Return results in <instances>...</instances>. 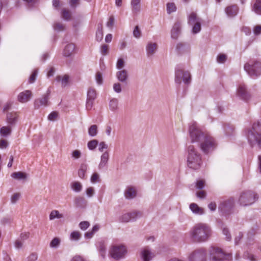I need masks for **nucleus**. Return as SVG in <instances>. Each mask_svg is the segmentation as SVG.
Wrapping results in <instances>:
<instances>
[{"mask_svg":"<svg viewBox=\"0 0 261 261\" xmlns=\"http://www.w3.org/2000/svg\"><path fill=\"white\" fill-rule=\"evenodd\" d=\"M189 132L191 142L198 143L204 153L207 154L216 148V143L215 139L212 136L201 132L195 122L191 124Z\"/></svg>","mask_w":261,"mask_h":261,"instance_id":"nucleus-1","label":"nucleus"},{"mask_svg":"<svg viewBox=\"0 0 261 261\" xmlns=\"http://www.w3.org/2000/svg\"><path fill=\"white\" fill-rule=\"evenodd\" d=\"M189 233L190 238L193 242L200 243L205 242L211 238L212 230L208 224L199 223L191 229Z\"/></svg>","mask_w":261,"mask_h":261,"instance_id":"nucleus-2","label":"nucleus"},{"mask_svg":"<svg viewBox=\"0 0 261 261\" xmlns=\"http://www.w3.org/2000/svg\"><path fill=\"white\" fill-rule=\"evenodd\" d=\"M187 164L188 167L192 170H198L202 165L201 154L196 148L192 144L187 146Z\"/></svg>","mask_w":261,"mask_h":261,"instance_id":"nucleus-3","label":"nucleus"},{"mask_svg":"<svg viewBox=\"0 0 261 261\" xmlns=\"http://www.w3.org/2000/svg\"><path fill=\"white\" fill-rule=\"evenodd\" d=\"M247 138L251 146L257 144L261 148V122H254L252 129L248 131Z\"/></svg>","mask_w":261,"mask_h":261,"instance_id":"nucleus-4","label":"nucleus"},{"mask_svg":"<svg viewBox=\"0 0 261 261\" xmlns=\"http://www.w3.org/2000/svg\"><path fill=\"white\" fill-rule=\"evenodd\" d=\"M244 70L252 78H256L261 75V62L252 59L245 64Z\"/></svg>","mask_w":261,"mask_h":261,"instance_id":"nucleus-5","label":"nucleus"},{"mask_svg":"<svg viewBox=\"0 0 261 261\" xmlns=\"http://www.w3.org/2000/svg\"><path fill=\"white\" fill-rule=\"evenodd\" d=\"M257 199V194L254 192L245 191L240 194L238 202L240 206H247L254 203Z\"/></svg>","mask_w":261,"mask_h":261,"instance_id":"nucleus-6","label":"nucleus"},{"mask_svg":"<svg viewBox=\"0 0 261 261\" xmlns=\"http://www.w3.org/2000/svg\"><path fill=\"white\" fill-rule=\"evenodd\" d=\"M210 259L211 261H230L232 259L231 254L225 253L223 250L216 247H211L209 249Z\"/></svg>","mask_w":261,"mask_h":261,"instance_id":"nucleus-7","label":"nucleus"},{"mask_svg":"<svg viewBox=\"0 0 261 261\" xmlns=\"http://www.w3.org/2000/svg\"><path fill=\"white\" fill-rule=\"evenodd\" d=\"M183 81L185 84H189L191 81V76L188 71H185L182 65H177L175 70V82L180 84Z\"/></svg>","mask_w":261,"mask_h":261,"instance_id":"nucleus-8","label":"nucleus"},{"mask_svg":"<svg viewBox=\"0 0 261 261\" xmlns=\"http://www.w3.org/2000/svg\"><path fill=\"white\" fill-rule=\"evenodd\" d=\"M234 206V199L233 198H229L221 202L218 206V211L223 216H229L233 213Z\"/></svg>","mask_w":261,"mask_h":261,"instance_id":"nucleus-9","label":"nucleus"},{"mask_svg":"<svg viewBox=\"0 0 261 261\" xmlns=\"http://www.w3.org/2000/svg\"><path fill=\"white\" fill-rule=\"evenodd\" d=\"M201 19L198 17L195 13L192 12L189 15L188 22L189 25H192V32L193 34H197L201 31Z\"/></svg>","mask_w":261,"mask_h":261,"instance_id":"nucleus-10","label":"nucleus"},{"mask_svg":"<svg viewBox=\"0 0 261 261\" xmlns=\"http://www.w3.org/2000/svg\"><path fill=\"white\" fill-rule=\"evenodd\" d=\"M126 253V248L122 245H113L110 250V253L112 257L116 260L123 258Z\"/></svg>","mask_w":261,"mask_h":261,"instance_id":"nucleus-11","label":"nucleus"},{"mask_svg":"<svg viewBox=\"0 0 261 261\" xmlns=\"http://www.w3.org/2000/svg\"><path fill=\"white\" fill-rule=\"evenodd\" d=\"M190 261H206V251L203 248L194 251L189 256Z\"/></svg>","mask_w":261,"mask_h":261,"instance_id":"nucleus-12","label":"nucleus"},{"mask_svg":"<svg viewBox=\"0 0 261 261\" xmlns=\"http://www.w3.org/2000/svg\"><path fill=\"white\" fill-rule=\"evenodd\" d=\"M238 95L244 100H248L250 97V94L247 91L246 86L244 84H240L237 90Z\"/></svg>","mask_w":261,"mask_h":261,"instance_id":"nucleus-13","label":"nucleus"},{"mask_svg":"<svg viewBox=\"0 0 261 261\" xmlns=\"http://www.w3.org/2000/svg\"><path fill=\"white\" fill-rule=\"evenodd\" d=\"M50 93V90H48L47 93L43 95L41 98L35 100L34 102L35 107L36 108H39L41 106H46L49 99Z\"/></svg>","mask_w":261,"mask_h":261,"instance_id":"nucleus-14","label":"nucleus"},{"mask_svg":"<svg viewBox=\"0 0 261 261\" xmlns=\"http://www.w3.org/2000/svg\"><path fill=\"white\" fill-rule=\"evenodd\" d=\"M141 255L143 261H150L154 256L153 253L151 251L148 247H145L142 249Z\"/></svg>","mask_w":261,"mask_h":261,"instance_id":"nucleus-15","label":"nucleus"},{"mask_svg":"<svg viewBox=\"0 0 261 261\" xmlns=\"http://www.w3.org/2000/svg\"><path fill=\"white\" fill-rule=\"evenodd\" d=\"M32 96V93L30 90H25L21 92L18 95V100L22 103L26 102L29 100Z\"/></svg>","mask_w":261,"mask_h":261,"instance_id":"nucleus-16","label":"nucleus"},{"mask_svg":"<svg viewBox=\"0 0 261 261\" xmlns=\"http://www.w3.org/2000/svg\"><path fill=\"white\" fill-rule=\"evenodd\" d=\"M116 77L120 82L126 83L128 77V72L125 69L121 70L116 73Z\"/></svg>","mask_w":261,"mask_h":261,"instance_id":"nucleus-17","label":"nucleus"},{"mask_svg":"<svg viewBox=\"0 0 261 261\" xmlns=\"http://www.w3.org/2000/svg\"><path fill=\"white\" fill-rule=\"evenodd\" d=\"M181 23L179 22H176L174 23L171 30V37L173 39H176L180 33Z\"/></svg>","mask_w":261,"mask_h":261,"instance_id":"nucleus-18","label":"nucleus"},{"mask_svg":"<svg viewBox=\"0 0 261 261\" xmlns=\"http://www.w3.org/2000/svg\"><path fill=\"white\" fill-rule=\"evenodd\" d=\"M109 159V153L108 151L104 152L100 158V162L98 165V168L99 169H103L108 164Z\"/></svg>","mask_w":261,"mask_h":261,"instance_id":"nucleus-19","label":"nucleus"},{"mask_svg":"<svg viewBox=\"0 0 261 261\" xmlns=\"http://www.w3.org/2000/svg\"><path fill=\"white\" fill-rule=\"evenodd\" d=\"M238 7L236 5L228 6L225 10L226 14L229 17H233L236 16L238 12Z\"/></svg>","mask_w":261,"mask_h":261,"instance_id":"nucleus-20","label":"nucleus"},{"mask_svg":"<svg viewBox=\"0 0 261 261\" xmlns=\"http://www.w3.org/2000/svg\"><path fill=\"white\" fill-rule=\"evenodd\" d=\"M147 55L148 57L152 56L157 49L156 43L148 42L146 47Z\"/></svg>","mask_w":261,"mask_h":261,"instance_id":"nucleus-21","label":"nucleus"},{"mask_svg":"<svg viewBox=\"0 0 261 261\" xmlns=\"http://www.w3.org/2000/svg\"><path fill=\"white\" fill-rule=\"evenodd\" d=\"M75 49V45L73 43H69L66 45L63 50V55L65 57H69L73 53Z\"/></svg>","mask_w":261,"mask_h":261,"instance_id":"nucleus-22","label":"nucleus"},{"mask_svg":"<svg viewBox=\"0 0 261 261\" xmlns=\"http://www.w3.org/2000/svg\"><path fill=\"white\" fill-rule=\"evenodd\" d=\"M125 197L127 199H133L136 196V189L132 187H127L124 192Z\"/></svg>","mask_w":261,"mask_h":261,"instance_id":"nucleus-23","label":"nucleus"},{"mask_svg":"<svg viewBox=\"0 0 261 261\" xmlns=\"http://www.w3.org/2000/svg\"><path fill=\"white\" fill-rule=\"evenodd\" d=\"M12 177L17 180L25 181L28 178V174L22 172H15L11 174Z\"/></svg>","mask_w":261,"mask_h":261,"instance_id":"nucleus-24","label":"nucleus"},{"mask_svg":"<svg viewBox=\"0 0 261 261\" xmlns=\"http://www.w3.org/2000/svg\"><path fill=\"white\" fill-rule=\"evenodd\" d=\"M97 247L99 250L100 255L103 258H105L106 253V245L104 241H101L97 243Z\"/></svg>","mask_w":261,"mask_h":261,"instance_id":"nucleus-25","label":"nucleus"},{"mask_svg":"<svg viewBox=\"0 0 261 261\" xmlns=\"http://www.w3.org/2000/svg\"><path fill=\"white\" fill-rule=\"evenodd\" d=\"M141 0H132L131 7L133 13L138 14L140 11Z\"/></svg>","mask_w":261,"mask_h":261,"instance_id":"nucleus-26","label":"nucleus"},{"mask_svg":"<svg viewBox=\"0 0 261 261\" xmlns=\"http://www.w3.org/2000/svg\"><path fill=\"white\" fill-rule=\"evenodd\" d=\"M88 169V165L83 163L80 165L78 170V176L82 179H84L86 176V173Z\"/></svg>","mask_w":261,"mask_h":261,"instance_id":"nucleus-27","label":"nucleus"},{"mask_svg":"<svg viewBox=\"0 0 261 261\" xmlns=\"http://www.w3.org/2000/svg\"><path fill=\"white\" fill-rule=\"evenodd\" d=\"M190 208L193 213L196 214L202 215L204 214V210L199 207L198 205L195 203H192L190 205Z\"/></svg>","mask_w":261,"mask_h":261,"instance_id":"nucleus-28","label":"nucleus"},{"mask_svg":"<svg viewBox=\"0 0 261 261\" xmlns=\"http://www.w3.org/2000/svg\"><path fill=\"white\" fill-rule=\"evenodd\" d=\"M17 115L15 113H8L7 115V122L11 125H14L17 122Z\"/></svg>","mask_w":261,"mask_h":261,"instance_id":"nucleus-29","label":"nucleus"},{"mask_svg":"<svg viewBox=\"0 0 261 261\" xmlns=\"http://www.w3.org/2000/svg\"><path fill=\"white\" fill-rule=\"evenodd\" d=\"M252 11L258 15H261V0H256L252 7Z\"/></svg>","mask_w":261,"mask_h":261,"instance_id":"nucleus-30","label":"nucleus"},{"mask_svg":"<svg viewBox=\"0 0 261 261\" xmlns=\"http://www.w3.org/2000/svg\"><path fill=\"white\" fill-rule=\"evenodd\" d=\"M223 128L226 136H230L233 134L234 128L233 125L226 124L224 125Z\"/></svg>","mask_w":261,"mask_h":261,"instance_id":"nucleus-31","label":"nucleus"},{"mask_svg":"<svg viewBox=\"0 0 261 261\" xmlns=\"http://www.w3.org/2000/svg\"><path fill=\"white\" fill-rule=\"evenodd\" d=\"M177 52L181 54L188 50V45L182 43H179L176 47Z\"/></svg>","mask_w":261,"mask_h":261,"instance_id":"nucleus-32","label":"nucleus"},{"mask_svg":"<svg viewBox=\"0 0 261 261\" xmlns=\"http://www.w3.org/2000/svg\"><path fill=\"white\" fill-rule=\"evenodd\" d=\"M56 81L58 82H61V85L63 87H65L68 82L69 80V76L67 75H65L64 76H57L56 79Z\"/></svg>","mask_w":261,"mask_h":261,"instance_id":"nucleus-33","label":"nucleus"},{"mask_svg":"<svg viewBox=\"0 0 261 261\" xmlns=\"http://www.w3.org/2000/svg\"><path fill=\"white\" fill-rule=\"evenodd\" d=\"M96 38L98 41H100L103 38L102 25L99 23L97 25V30L96 33Z\"/></svg>","mask_w":261,"mask_h":261,"instance_id":"nucleus-34","label":"nucleus"},{"mask_svg":"<svg viewBox=\"0 0 261 261\" xmlns=\"http://www.w3.org/2000/svg\"><path fill=\"white\" fill-rule=\"evenodd\" d=\"M74 202L76 206L82 207L85 204L86 201L84 197L77 196L74 198Z\"/></svg>","mask_w":261,"mask_h":261,"instance_id":"nucleus-35","label":"nucleus"},{"mask_svg":"<svg viewBox=\"0 0 261 261\" xmlns=\"http://www.w3.org/2000/svg\"><path fill=\"white\" fill-rule=\"evenodd\" d=\"M118 100L117 98H112L109 102V108L112 111H116L118 109Z\"/></svg>","mask_w":261,"mask_h":261,"instance_id":"nucleus-36","label":"nucleus"},{"mask_svg":"<svg viewBox=\"0 0 261 261\" xmlns=\"http://www.w3.org/2000/svg\"><path fill=\"white\" fill-rule=\"evenodd\" d=\"M96 96V90L92 88H89L87 91V99L95 100Z\"/></svg>","mask_w":261,"mask_h":261,"instance_id":"nucleus-37","label":"nucleus"},{"mask_svg":"<svg viewBox=\"0 0 261 261\" xmlns=\"http://www.w3.org/2000/svg\"><path fill=\"white\" fill-rule=\"evenodd\" d=\"M63 217V215L62 214H60L58 211L57 210H53L49 214V220H53L56 218H62Z\"/></svg>","mask_w":261,"mask_h":261,"instance_id":"nucleus-38","label":"nucleus"},{"mask_svg":"<svg viewBox=\"0 0 261 261\" xmlns=\"http://www.w3.org/2000/svg\"><path fill=\"white\" fill-rule=\"evenodd\" d=\"M71 188L75 192H80L82 189V185L79 181H74L71 184Z\"/></svg>","mask_w":261,"mask_h":261,"instance_id":"nucleus-39","label":"nucleus"},{"mask_svg":"<svg viewBox=\"0 0 261 261\" xmlns=\"http://www.w3.org/2000/svg\"><path fill=\"white\" fill-rule=\"evenodd\" d=\"M11 133V128L9 126H3L0 129V134L3 137H7Z\"/></svg>","mask_w":261,"mask_h":261,"instance_id":"nucleus-40","label":"nucleus"},{"mask_svg":"<svg viewBox=\"0 0 261 261\" xmlns=\"http://www.w3.org/2000/svg\"><path fill=\"white\" fill-rule=\"evenodd\" d=\"M131 221H136L137 219L141 218L142 216V213L140 211H134L129 213Z\"/></svg>","mask_w":261,"mask_h":261,"instance_id":"nucleus-41","label":"nucleus"},{"mask_svg":"<svg viewBox=\"0 0 261 261\" xmlns=\"http://www.w3.org/2000/svg\"><path fill=\"white\" fill-rule=\"evenodd\" d=\"M243 257L245 259H248L250 261H257V258L253 254L249 252L248 251H245L243 254Z\"/></svg>","mask_w":261,"mask_h":261,"instance_id":"nucleus-42","label":"nucleus"},{"mask_svg":"<svg viewBox=\"0 0 261 261\" xmlns=\"http://www.w3.org/2000/svg\"><path fill=\"white\" fill-rule=\"evenodd\" d=\"M97 126L95 124L92 125L88 129V134L91 137H95L97 134Z\"/></svg>","mask_w":261,"mask_h":261,"instance_id":"nucleus-43","label":"nucleus"},{"mask_svg":"<svg viewBox=\"0 0 261 261\" xmlns=\"http://www.w3.org/2000/svg\"><path fill=\"white\" fill-rule=\"evenodd\" d=\"M82 237V234L77 231L72 232L70 235V239L72 241H78Z\"/></svg>","mask_w":261,"mask_h":261,"instance_id":"nucleus-44","label":"nucleus"},{"mask_svg":"<svg viewBox=\"0 0 261 261\" xmlns=\"http://www.w3.org/2000/svg\"><path fill=\"white\" fill-rule=\"evenodd\" d=\"M176 10V7L174 3H168L167 4V12L168 14H170L175 12Z\"/></svg>","mask_w":261,"mask_h":261,"instance_id":"nucleus-45","label":"nucleus"},{"mask_svg":"<svg viewBox=\"0 0 261 261\" xmlns=\"http://www.w3.org/2000/svg\"><path fill=\"white\" fill-rule=\"evenodd\" d=\"M62 17L64 20H70L71 17L70 11L66 9H63L62 11Z\"/></svg>","mask_w":261,"mask_h":261,"instance_id":"nucleus-46","label":"nucleus"},{"mask_svg":"<svg viewBox=\"0 0 261 261\" xmlns=\"http://www.w3.org/2000/svg\"><path fill=\"white\" fill-rule=\"evenodd\" d=\"M98 143V141L97 140H92L88 143L87 146L90 150H93L96 148Z\"/></svg>","mask_w":261,"mask_h":261,"instance_id":"nucleus-47","label":"nucleus"},{"mask_svg":"<svg viewBox=\"0 0 261 261\" xmlns=\"http://www.w3.org/2000/svg\"><path fill=\"white\" fill-rule=\"evenodd\" d=\"M130 217V216L129 213L124 214L120 217L119 221L121 222H128L129 221H131V218Z\"/></svg>","mask_w":261,"mask_h":261,"instance_id":"nucleus-48","label":"nucleus"},{"mask_svg":"<svg viewBox=\"0 0 261 261\" xmlns=\"http://www.w3.org/2000/svg\"><path fill=\"white\" fill-rule=\"evenodd\" d=\"M60 243V240L58 238H55L50 242L49 246L51 248H57Z\"/></svg>","mask_w":261,"mask_h":261,"instance_id":"nucleus-49","label":"nucleus"},{"mask_svg":"<svg viewBox=\"0 0 261 261\" xmlns=\"http://www.w3.org/2000/svg\"><path fill=\"white\" fill-rule=\"evenodd\" d=\"M90 180L92 183L100 182V179L99 174L96 172L94 173L91 177Z\"/></svg>","mask_w":261,"mask_h":261,"instance_id":"nucleus-50","label":"nucleus"},{"mask_svg":"<svg viewBox=\"0 0 261 261\" xmlns=\"http://www.w3.org/2000/svg\"><path fill=\"white\" fill-rule=\"evenodd\" d=\"M227 59V56L225 54H219L217 58V61L219 63H224Z\"/></svg>","mask_w":261,"mask_h":261,"instance_id":"nucleus-51","label":"nucleus"},{"mask_svg":"<svg viewBox=\"0 0 261 261\" xmlns=\"http://www.w3.org/2000/svg\"><path fill=\"white\" fill-rule=\"evenodd\" d=\"M95 100L86 99V108L87 110H91L93 106Z\"/></svg>","mask_w":261,"mask_h":261,"instance_id":"nucleus-52","label":"nucleus"},{"mask_svg":"<svg viewBox=\"0 0 261 261\" xmlns=\"http://www.w3.org/2000/svg\"><path fill=\"white\" fill-rule=\"evenodd\" d=\"M90 226V223L88 221H82L80 223L79 227L80 228L83 230L87 229L89 226Z\"/></svg>","mask_w":261,"mask_h":261,"instance_id":"nucleus-53","label":"nucleus"},{"mask_svg":"<svg viewBox=\"0 0 261 261\" xmlns=\"http://www.w3.org/2000/svg\"><path fill=\"white\" fill-rule=\"evenodd\" d=\"M133 35L135 37L139 38L141 36V32L139 30V27L136 25L133 31Z\"/></svg>","mask_w":261,"mask_h":261,"instance_id":"nucleus-54","label":"nucleus"},{"mask_svg":"<svg viewBox=\"0 0 261 261\" xmlns=\"http://www.w3.org/2000/svg\"><path fill=\"white\" fill-rule=\"evenodd\" d=\"M54 29L56 31H61L65 29V26L61 23L57 22L54 24Z\"/></svg>","mask_w":261,"mask_h":261,"instance_id":"nucleus-55","label":"nucleus"},{"mask_svg":"<svg viewBox=\"0 0 261 261\" xmlns=\"http://www.w3.org/2000/svg\"><path fill=\"white\" fill-rule=\"evenodd\" d=\"M58 117V113L53 112L48 116V119L50 121H54L57 119Z\"/></svg>","mask_w":261,"mask_h":261,"instance_id":"nucleus-56","label":"nucleus"},{"mask_svg":"<svg viewBox=\"0 0 261 261\" xmlns=\"http://www.w3.org/2000/svg\"><path fill=\"white\" fill-rule=\"evenodd\" d=\"M109 46L107 44H102L101 46L100 52L102 55H106L108 54Z\"/></svg>","mask_w":261,"mask_h":261,"instance_id":"nucleus-57","label":"nucleus"},{"mask_svg":"<svg viewBox=\"0 0 261 261\" xmlns=\"http://www.w3.org/2000/svg\"><path fill=\"white\" fill-rule=\"evenodd\" d=\"M204 185L205 181L203 180H199L196 182V188L199 190L202 189L204 188Z\"/></svg>","mask_w":261,"mask_h":261,"instance_id":"nucleus-58","label":"nucleus"},{"mask_svg":"<svg viewBox=\"0 0 261 261\" xmlns=\"http://www.w3.org/2000/svg\"><path fill=\"white\" fill-rule=\"evenodd\" d=\"M38 258V255L36 253H32L27 257V261H36Z\"/></svg>","mask_w":261,"mask_h":261,"instance_id":"nucleus-59","label":"nucleus"},{"mask_svg":"<svg viewBox=\"0 0 261 261\" xmlns=\"http://www.w3.org/2000/svg\"><path fill=\"white\" fill-rule=\"evenodd\" d=\"M20 194L19 193H14L11 198V202L12 203H15L20 198Z\"/></svg>","mask_w":261,"mask_h":261,"instance_id":"nucleus-60","label":"nucleus"},{"mask_svg":"<svg viewBox=\"0 0 261 261\" xmlns=\"http://www.w3.org/2000/svg\"><path fill=\"white\" fill-rule=\"evenodd\" d=\"M37 73H38V71H37V69L35 70L33 72V73L31 75V76H30V77L29 78V82L30 83H34L35 81L36 77V76L37 75Z\"/></svg>","mask_w":261,"mask_h":261,"instance_id":"nucleus-61","label":"nucleus"},{"mask_svg":"<svg viewBox=\"0 0 261 261\" xmlns=\"http://www.w3.org/2000/svg\"><path fill=\"white\" fill-rule=\"evenodd\" d=\"M223 233L226 236V239L227 241L231 240V237L228 228L226 227L223 228Z\"/></svg>","mask_w":261,"mask_h":261,"instance_id":"nucleus-62","label":"nucleus"},{"mask_svg":"<svg viewBox=\"0 0 261 261\" xmlns=\"http://www.w3.org/2000/svg\"><path fill=\"white\" fill-rule=\"evenodd\" d=\"M113 89L116 93H120L122 91L121 84L119 83H115L113 85Z\"/></svg>","mask_w":261,"mask_h":261,"instance_id":"nucleus-63","label":"nucleus"},{"mask_svg":"<svg viewBox=\"0 0 261 261\" xmlns=\"http://www.w3.org/2000/svg\"><path fill=\"white\" fill-rule=\"evenodd\" d=\"M253 33L255 35H258L261 34V25H256L253 29Z\"/></svg>","mask_w":261,"mask_h":261,"instance_id":"nucleus-64","label":"nucleus"}]
</instances>
